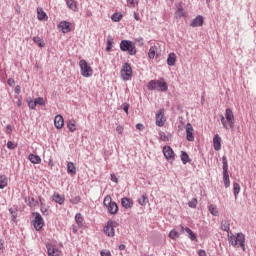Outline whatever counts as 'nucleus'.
<instances>
[{
	"label": "nucleus",
	"instance_id": "54",
	"mask_svg": "<svg viewBox=\"0 0 256 256\" xmlns=\"http://www.w3.org/2000/svg\"><path fill=\"white\" fill-rule=\"evenodd\" d=\"M116 131L119 135H123V131H124L123 126H117Z\"/></svg>",
	"mask_w": 256,
	"mask_h": 256
},
{
	"label": "nucleus",
	"instance_id": "29",
	"mask_svg": "<svg viewBox=\"0 0 256 256\" xmlns=\"http://www.w3.org/2000/svg\"><path fill=\"white\" fill-rule=\"evenodd\" d=\"M181 161L183 165H187V163H191V159L189 158V154H187V152L185 151L181 152Z\"/></svg>",
	"mask_w": 256,
	"mask_h": 256
},
{
	"label": "nucleus",
	"instance_id": "58",
	"mask_svg": "<svg viewBox=\"0 0 256 256\" xmlns=\"http://www.w3.org/2000/svg\"><path fill=\"white\" fill-rule=\"evenodd\" d=\"M101 256H111V252L110 251H105V250H102L101 253H100Z\"/></svg>",
	"mask_w": 256,
	"mask_h": 256
},
{
	"label": "nucleus",
	"instance_id": "20",
	"mask_svg": "<svg viewBox=\"0 0 256 256\" xmlns=\"http://www.w3.org/2000/svg\"><path fill=\"white\" fill-rule=\"evenodd\" d=\"M187 13L183 9V6L181 4L178 5L177 11L174 13L175 19H181V17H185Z\"/></svg>",
	"mask_w": 256,
	"mask_h": 256
},
{
	"label": "nucleus",
	"instance_id": "55",
	"mask_svg": "<svg viewBox=\"0 0 256 256\" xmlns=\"http://www.w3.org/2000/svg\"><path fill=\"white\" fill-rule=\"evenodd\" d=\"M7 83L10 87H13L15 85V80L13 78H9Z\"/></svg>",
	"mask_w": 256,
	"mask_h": 256
},
{
	"label": "nucleus",
	"instance_id": "9",
	"mask_svg": "<svg viewBox=\"0 0 256 256\" xmlns=\"http://www.w3.org/2000/svg\"><path fill=\"white\" fill-rule=\"evenodd\" d=\"M123 81H129L133 76V69L130 63H124L120 71Z\"/></svg>",
	"mask_w": 256,
	"mask_h": 256
},
{
	"label": "nucleus",
	"instance_id": "15",
	"mask_svg": "<svg viewBox=\"0 0 256 256\" xmlns=\"http://www.w3.org/2000/svg\"><path fill=\"white\" fill-rule=\"evenodd\" d=\"M204 23L205 20L203 19V16L198 15L192 20V22L190 23V27H203Z\"/></svg>",
	"mask_w": 256,
	"mask_h": 256
},
{
	"label": "nucleus",
	"instance_id": "56",
	"mask_svg": "<svg viewBox=\"0 0 256 256\" xmlns=\"http://www.w3.org/2000/svg\"><path fill=\"white\" fill-rule=\"evenodd\" d=\"M111 181H113V183H119V179L117 176H115V174H111Z\"/></svg>",
	"mask_w": 256,
	"mask_h": 256
},
{
	"label": "nucleus",
	"instance_id": "46",
	"mask_svg": "<svg viewBox=\"0 0 256 256\" xmlns=\"http://www.w3.org/2000/svg\"><path fill=\"white\" fill-rule=\"evenodd\" d=\"M159 135H160L161 141H164V142L169 141V136L165 135V132H159Z\"/></svg>",
	"mask_w": 256,
	"mask_h": 256
},
{
	"label": "nucleus",
	"instance_id": "37",
	"mask_svg": "<svg viewBox=\"0 0 256 256\" xmlns=\"http://www.w3.org/2000/svg\"><path fill=\"white\" fill-rule=\"evenodd\" d=\"M67 128L69 129L70 133H75V131H77V125L71 121L67 123Z\"/></svg>",
	"mask_w": 256,
	"mask_h": 256
},
{
	"label": "nucleus",
	"instance_id": "10",
	"mask_svg": "<svg viewBox=\"0 0 256 256\" xmlns=\"http://www.w3.org/2000/svg\"><path fill=\"white\" fill-rule=\"evenodd\" d=\"M116 224L117 223L115 221L109 220L107 222V225L104 226L103 231H104L105 235H107V237H115V225Z\"/></svg>",
	"mask_w": 256,
	"mask_h": 256
},
{
	"label": "nucleus",
	"instance_id": "39",
	"mask_svg": "<svg viewBox=\"0 0 256 256\" xmlns=\"http://www.w3.org/2000/svg\"><path fill=\"white\" fill-rule=\"evenodd\" d=\"M33 41H34V43H38L39 47H41V48L45 47V42H42L41 37L34 36Z\"/></svg>",
	"mask_w": 256,
	"mask_h": 256
},
{
	"label": "nucleus",
	"instance_id": "13",
	"mask_svg": "<svg viewBox=\"0 0 256 256\" xmlns=\"http://www.w3.org/2000/svg\"><path fill=\"white\" fill-rule=\"evenodd\" d=\"M195 129L191 123L186 124V139L187 141H195V135L193 134Z\"/></svg>",
	"mask_w": 256,
	"mask_h": 256
},
{
	"label": "nucleus",
	"instance_id": "53",
	"mask_svg": "<svg viewBox=\"0 0 256 256\" xmlns=\"http://www.w3.org/2000/svg\"><path fill=\"white\" fill-rule=\"evenodd\" d=\"M128 7H134L137 3V0H127Z\"/></svg>",
	"mask_w": 256,
	"mask_h": 256
},
{
	"label": "nucleus",
	"instance_id": "51",
	"mask_svg": "<svg viewBox=\"0 0 256 256\" xmlns=\"http://www.w3.org/2000/svg\"><path fill=\"white\" fill-rule=\"evenodd\" d=\"M15 147H17V145H15L13 142H11V141L7 142V148L8 149L13 150V149H15Z\"/></svg>",
	"mask_w": 256,
	"mask_h": 256
},
{
	"label": "nucleus",
	"instance_id": "61",
	"mask_svg": "<svg viewBox=\"0 0 256 256\" xmlns=\"http://www.w3.org/2000/svg\"><path fill=\"white\" fill-rule=\"evenodd\" d=\"M134 19L136 21H139V14L137 12H134Z\"/></svg>",
	"mask_w": 256,
	"mask_h": 256
},
{
	"label": "nucleus",
	"instance_id": "19",
	"mask_svg": "<svg viewBox=\"0 0 256 256\" xmlns=\"http://www.w3.org/2000/svg\"><path fill=\"white\" fill-rule=\"evenodd\" d=\"M213 145L215 151H221V136L219 134H216L213 138Z\"/></svg>",
	"mask_w": 256,
	"mask_h": 256
},
{
	"label": "nucleus",
	"instance_id": "7",
	"mask_svg": "<svg viewBox=\"0 0 256 256\" xmlns=\"http://www.w3.org/2000/svg\"><path fill=\"white\" fill-rule=\"evenodd\" d=\"M80 73L82 77H92L93 76V68L89 66L87 60L82 59L79 61Z\"/></svg>",
	"mask_w": 256,
	"mask_h": 256
},
{
	"label": "nucleus",
	"instance_id": "25",
	"mask_svg": "<svg viewBox=\"0 0 256 256\" xmlns=\"http://www.w3.org/2000/svg\"><path fill=\"white\" fill-rule=\"evenodd\" d=\"M53 201L58 203V205H63V203H65V197L61 196L59 193H54Z\"/></svg>",
	"mask_w": 256,
	"mask_h": 256
},
{
	"label": "nucleus",
	"instance_id": "44",
	"mask_svg": "<svg viewBox=\"0 0 256 256\" xmlns=\"http://www.w3.org/2000/svg\"><path fill=\"white\" fill-rule=\"evenodd\" d=\"M75 221H76L77 225H82L83 224V216H81V213L76 214Z\"/></svg>",
	"mask_w": 256,
	"mask_h": 256
},
{
	"label": "nucleus",
	"instance_id": "35",
	"mask_svg": "<svg viewBox=\"0 0 256 256\" xmlns=\"http://www.w3.org/2000/svg\"><path fill=\"white\" fill-rule=\"evenodd\" d=\"M112 21H114V23H119V21H121L123 19V14L119 13V12H115L112 17H111Z\"/></svg>",
	"mask_w": 256,
	"mask_h": 256
},
{
	"label": "nucleus",
	"instance_id": "38",
	"mask_svg": "<svg viewBox=\"0 0 256 256\" xmlns=\"http://www.w3.org/2000/svg\"><path fill=\"white\" fill-rule=\"evenodd\" d=\"M28 205L29 207H38L39 201L35 200V198H28Z\"/></svg>",
	"mask_w": 256,
	"mask_h": 256
},
{
	"label": "nucleus",
	"instance_id": "41",
	"mask_svg": "<svg viewBox=\"0 0 256 256\" xmlns=\"http://www.w3.org/2000/svg\"><path fill=\"white\" fill-rule=\"evenodd\" d=\"M170 239H179V232H177L175 229L171 230L169 233Z\"/></svg>",
	"mask_w": 256,
	"mask_h": 256
},
{
	"label": "nucleus",
	"instance_id": "49",
	"mask_svg": "<svg viewBox=\"0 0 256 256\" xmlns=\"http://www.w3.org/2000/svg\"><path fill=\"white\" fill-rule=\"evenodd\" d=\"M121 109H123V111L127 113V115H129V104L127 103L122 104Z\"/></svg>",
	"mask_w": 256,
	"mask_h": 256
},
{
	"label": "nucleus",
	"instance_id": "63",
	"mask_svg": "<svg viewBox=\"0 0 256 256\" xmlns=\"http://www.w3.org/2000/svg\"><path fill=\"white\" fill-rule=\"evenodd\" d=\"M48 165H49L50 167H53V160H49Z\"/></svg>",
	"mask_w": 256,
	"mask_h": 256
},
{
	"label": "nucleus",
	"instance_id": "18",
	"mask_svg": "<svg viewBox=\"0 0 256 256\" xmlns=\"http://www.w3.org/2000/svg\"><path fill=\"white\" fill-rule=\"evenodd\" d=\"M121 205L124 207V209H131L133 208V200L127 197H123L121 199Z\"/></svg>",
	"mask_w": 256,
	"mask_h": 256
},
{
	"label": "nucleus",
	"instance_id": "16",
	"mask_svg": "<svg viewBox=\"0 0 256 256\" xmlns=\"http://www.w3.org/2000/svg\"><path fill=\"white\" fill-rule=\"evenodd\" d=\"M58 29H61L62 33L71 32V24L67 21H61L58 25Z\"/></svg>",
	"mask_w": 256,
	"mask_h": 256
},
{
	"label": "nucleus",
	"instance_id": "11",
	"mask_svg": "<svg viewBox=\"0 0 256 256\" xmlns=\"http://www.w3.org/2000/svg\"><path fill=\"white\" fill-rule=\"evenodd\" d=\"M163 154L168 161H175V152L173 151V148H171V146H164Z\"/></svg>",
	"mask_w": 256,
	"mask_h": 256
},
{
	"label": "nucleus",
	"instance_id": "17",
	"mask_svg": "<svg viewBox=\"0 0 256 256\" xmlns=\"http://www.w3.org/2000/svg\"><path fill=\"white\" fill-rule=\"evenodd\" d=\"M54 125L56 129H63V125H65V120H63V116L56 115L54 118Z\"/></svg>",
	"mask_w": 256,
	"mask_h": 256
},
{
	"label": "nucleus",
	"instance_id": "28",
	"mask_svg": "<svg viewBox=\"0 0 256 256\" xmlns=\"http://www.w3.org/2000/svg\"><path fill=\"white\" fill-rule=\"evenodd\" d=\"M9 183V179L5 175H0V189H5Z\"/></svg>",
	"mask_w": 256,
	"mask_h": 256
},
{
	"label": "nucleus",
	"instance_id": "48",
	"mask_svg": "<svg viewBox=\"0 0 256 256\" xmlns=\"http://www.w3.org/2000/svg\"><path fill=\"white\" fill-rule=\"evenodd\" d=\"M180 227H181V233H184V231H186L189 235L190 233L193 232V230H191V228L189 227H184L183 225H180Z\"/></svg>",
	"mask_w": 256,
	"mask_h": 256
},
{
	"label": "nucleus",
	"instance_id": "33",
	"mask_svg": "<svg viewBox=\"0 0 256 256\" xmlns=\"http://www.w3.org/2000/svg\"><path fill=\"white\" fill-rule=\"evenodd\" d=\"M113 42H114L113 36H108L107 37V46H106L107 53H109V51H111V49H113Z\"/></svg>",
	"mask_w": 256,
	"mask_h": 256
},
{
	"label": "nucleus",
	"instance_id": "12",
	"mask_svg": "<svg viewBox=\"0 0 256 256\" xmlns=\"http://www.w3.org/2000/svg\"><path fill=\"white\" fill-rule=\"evenodd\" d=\"M156 125L157 127H163L165 125V112L160 109L156 114Z\"/></svg>",
	"mask_w": 256,
	"mask_h": 256
},
{
	"label": "nucleus",
	"instance_id": "8",
	"mask_svg": "<svg viewBox=\"0 0 256 256\" xmlns=\"http://www.w3.org/2000/svg\"><path fill=\"white\" fill-rule=\"evenodd\" d=\"M32 216L34 217V220L32 221L34 229H36V231H41V229H43V226L45 225L43 216H41L39 212H33Z\"/></svg>",
	"mask_w": 256,
	"mask_h": 256
},
{
	"label": "nucleus",
	"instance_id": "4",
	"mask_svg": "<svg viewBox=\"0 0 256 256\" xmlns=\"http://www.w3.org/2000/svg\"><path fill=\"white\" fill-rule=\"evenodd\" d=\"M103 205L104 207H106L110 215H117V213H119V206H117L116 202H113V199L111 198V196L109 195L105 196Z\"/></svg>",
	"mask_w": 256,
	"mask_h": 256
},
{
	"label": "nucleus",
	"instance_id": "22",
	"mask_svg": "<svg viewBox=\"0 0 256 256\" xmlns=\"http://www.w3.org/2000/svg\"><path fill=\"white\" fill-rule=\"evenodd\" d=\"M37 19L38 21H47V19H49V17H47V13L43 11V8L37 9Z\"/></svg>",
	"mask_w": 256,
	"mask_h": 256
},
{
	"label": "nucleus",
	"instance_id": "6",
	"mask_svg": "<svg viewBox=\"0 0 256 256\" xmlns=\"http://www.w3.org/2000/svg\"><path fill=\"white\" fill-rule=\"evenodd\" d=\"M222 169H223V182L226 189L231 186V180L229 179V163L227 162V156L222 157Z\"/></svg>",
	"mask_w": 256,
	"mask_h": 256
},
{
	"label": "nucleus",
	"instance_id": "21",
	"mask_svg": "<svg viewBox=\"0 0 256 256\" xmlns=\"http://www.w3.org/2000/svg\"><path fill=\"white\" fill-rule=\"evenodd\" d=\"M67 173L68 175H77V167H75V163L73 162L67 163Z\"/></svg>",
	"mask_w": 256,
	"mask_h": 256
},
{
	"label": "nucleus",
	"instance_id": "3",
	"mask_svg": "<svg viewBox=\"0 0 256 256\" xmlns=\"http://www.w3.org/2000/svg\"><path fill=\"white\" fill-rule=\"evenodd\" d=\"M148 90L149 91H161L162 93H165V91H168L169 85L167 82H165V79L160 78L158 80H151L148 82Z\"/></svg>",
	"mask_w": 256,
	"mask_h": 256
},
{
	"label": "nucleus",
	"instance_id": "5",
	"mask_svg": "<svg viewBox=\"0 0 256 256\" xmlns=\"http://www.w3.org/2000/svg\"><path fill=\"white\" fill-rule=\"evenodd\" d=\"M120 50L128 53V55H137V48L131 40H122L120 42Z\"/></svg>",
	"mask_w": 256,
	"mask_h": 256
},
{
	"label": "nucleus",
	"instance_id": "57",
	"mask_svg": "<svg viewBox=\"0 0 256 256\" xmlns=\"http://www.w3.org/2000/svg\"><path fill=\"white\" fill-rule=\"evenodd\" d=\"M136 129H138V131H143L145 129V126L143 124H141V123H138L136 125Z\"/></svg>",
	"mask_w": 256,
	"mask_h": 256
},
{
	"label": "nucleus",
	"instance_id": "32",
	"mask_svg": "<svg viewBox=\"0 0 256 256\" xmlns=\"http://www.w3.org/2000/svg\"><path fill=\"white\" fill-rule=\"evenodd\" d=\"M209 212L211 213V215H213L214 217H218L219 216V211L217 210V206L210 204L208 206Z\"/></svg>",
	"mask_w": 256,
	"mask_h": 256
},
{
	"label": "nucleus",
	"instance_id": "43",
	"mask_svg": "<svg viewBox=\"0 0 256 256\" xmlns=\"http://www.w3.org/2000/svg\"><path fill=\"white\" fill-rule=\"evenodd\" d=\"M70 203H72V205H79V203H81V196H75L70 199Z\"/></svg>",
	"mask_w": 256,
	"mask_h": 256
},
{
	"label": "nucleus",
	"instance_id": "62",
	"mask_svg": "<svg viewBox=\"0 0 256 256\" xmlns=\"http://www.w3.org/2000/svg\"><path fill=\"white\" fill-rule=\"evenodd\" d=\"M125 244H121V245H119V249H120V251H125Z\"/></svg>",
	"mask_w": 256,
	"mask_h": 256
},
{
	"label": "nucleus",
	"instance_id": "36",
	"mask_svg": "<svg viewBox=\"0 0 256 256\" xmlns=\"http://www.w3.org/2000/svg\"><path fill=\"white\" fill-rule=\"evenodd\" d=\"M155 53H157V46H151L148 52L149 59H155Z\"/></svg>",
	"mask_w": 256,
	"mask_h": 256
},
{
	"label": "nucleus",
	"instance_id": "47",
	"mask_svg": "<svg viewBox=\"0 0 256 256\" xmlns=\"http://www.w3.org/2000/svg\"><path fill=\"white\" fill-rule=\"evenodd\" d=\"M40 210H41V213H42L43 215H49V210L45 207V205H44L43 203H41V208H40Z\"/></svg>",
	"mask_w": 256,
	"mask_h": 256
},
{
	"label": "nucleus",
	"instance_id": "26",
	"mask_svg": "<svg viewBox=\"0 0 256 256\" xmlns=\"http://www.w3.org/2000/svg\"><path fill=\"white\" fill-rule=\"evenodd\" d=\"M66 5L68 9H71V11L77 12V3H75V0H66Z\"/></svg>",
	"mask_w": 256,
	"mask_h": 256
},
{
	"label": "nucleus",
	"instance_id": "40",
	"mask_svg": "<svg viewBox=\"0 0 256 256\" xmlns=\"http://www.w3.org/2000/svg\"><path fill=\"white\" fill-rule=\"evenodd\" d=\"M197 198H192L189 202H188V207H190L191 209H196L197 208Z\"/></svg>",
	"mask_w": 256,
	"mask_h": 256
},
{
	"label": "nucleus",
	"instance_id": "14",
	"mask_svg": "<svg viewBox=\"0 0 256 256\" xmlns=\"http://www.w3.org/2000/svg\"><path fill=\"white\" fill-rule=\"evenodd\" d=\"M46 249L48 256H61L59 249L50 243L46 244Z\"/></svg>",
	"mask_w": 256,
	"mask_h": 256
},
{
	"label": "nucleus",
	"instance_id": "34",
	"mask_svg": "<svg viewBox=\"0 0 256 256\" xmlns=\"http://www.w3.org/2000/svg\"><path fill=\"white\" fill-rule=\"evenodd\" d=\"M149 202V198L147 197V195L143 194L139 199H138V203L139 205H141L142 207H145V205H147V203Z\"/></svg>",
	"mask_w": 256,
	"mask_h": 256
},
{
	"label": "nucleus",
	"instance_id": "50",
	"mask_svg": "<svg viewBox=\"0 0 256 256\" xmlns=\"http://www.w3.org/2000/svg\"><path fill=\"white\" fill-rule=\"evenodd\" d=\"M11 133H13V127L11 126V124H8L6 126V135H11Z\"/></svg>",
	"mask_w": 256,
	"mask_h": 256
},
{
	"label": "nucleus",
	"instance_id": "59",
	"mask_svg": "<svg viewBox=\"0 0 256 256\" xmlns=\"http://www.w3.org/2000/svg\"><path fill=\"white\" fill-rule=\"evenodd\" d=\"M14 93H16V95H19L21 93V86L17 85L14 89Z\"/></svg>",
	"mask_w": 256,
	"mask_h": 256
},
{
	"label": "nucleus",
	"instance_id": "27",
	"mask_svg": "<svg viewBox=\"0 0 256 256\" xmlns=\"http://www.w3.org/2000/svg\"><path fill=\"white\" fill-rule=\"evenodd\" d=\"M9 213L12 217L11 221H13L14 223H17V215L19 213V210L17 208H10Z\"/></svg>",
	"mask_w": 256,
	"mask_h": 256
},
{
	"label": "nucleus",
	"instance_id": "45",
	"mask_svg": "<svg viewBox=\"0 0 256 256\" xmlns=\"http://www.w3.org/2000/svg\"><path fill=\"white\" fill-rule=\"evenodd\" d=\"M135 43H138L140 47H143L145 45V40L143 39V37H138L135 38Z\"/></svg>",
	"mask_w": 256,
	"mask_h": 256
},
{
	"label": "nucleus",
	"instance_id": "31",
	"mask_svg": "<svg viewBox=\"0 0 256 256\" xmlns=\"http://www.w3.org/2000/svg\"><path fill=\"white\" fill-rule=\"evenodd\" d=\"M26 103H28V107L32 111H34L37 108V104H36L35 100H33V98H31V97H28L26 99Z\"/></svg>",
	"mask_w": 256,
	"mask_h": 256
},
{
	"label": "nucleus",
	"instance_id": "42",
	"mask_svg": "<svg viewBox=\"0 0 256 256\" xmlns=\"http://www.w3.org/2000/svg\"><path fill=\"white\" fill-rule=\"evenodd\" d=\"M36 105H40V107L45 106V98L44 97H38L35 100Z\"/></svg>",
	"mask_w": 256,
	"mask_h": 256
},
{
	"label": "nucleus",
	"instance_id": "64",
	"mask_svg": "<svg viewBox=\"0 0 256 256\" xmlns=\"http://www.w3.org/2000/svg\"><path fill=\"white\" fill-rule=\"evenodd\" d=\"M3 247V240H0V249Z\"/></svg>",
	"mask_w": 256,
	"mask_h": 256
},
{
	"label": "nucleus",
	"instance_id": "24",
	"mask_svg": "<svg viewBox=\"0 0 256 256\" xmlns=\"http://www.w3.org/2000/svg\"><path fill=\"white\" fill-rule=\"evenodd\" d=\"M29 161H31L34 165H39L41 163V157L35 154H29L28 156Z\"/></svg>",
	"mask_w": 256,
	"mask_h": 256
},
{
	"label": "nucleus",
	"instance_id": "60",
	"mask_svg": "<svg viewBox=\"0 0 256 256\" xmlns=\"http://www.w3.org/2000/svg\"><path fill=\"white\" fill-rule=\"evenodd\" d=\"M198 255H199V256H207V252H205V250H203V249H200V250L198 251Z\"/></svg>",
	"mask_w": 256,
	"mask_h": 256
},
{
	"label": "nucleus",
	"instance_id": "23",
	"mask_svg": "<svg viewBox=\"0 0 256 256\" xmlns=\"http://www.w3.org/2000/svg\"><path fill=\"white\" fill-rule=\"evenodd\" d=\"M176 62H177V55H175V53H170L167 58V65H169V67H173L175 66Z\"/></svg>",
	"mask_w": 256,
	"mask_h": 256
},
{
	"label": "nucleus",
	"instance_id": "52",
	"mask_svg": "<svg viewBox=\"0 0 256 256\" xmlns=\"http://www.w3.org/2000/svg\"><path fill=\"white\" fill-rule=\"evenodd\" d=\"M189 239H191V241H197V235H195V233L191 232L190 234H188Z\"/></svg>",
	"mask_w": 256,
	"mask_h": 256
},
{
	"label": "nucleus",
	"instance_id": "30",
	"mask_svg": "<svg viewBox=\"0 0 256 256\" xmlns=\"http://www.w3.org/2000/svg\"><path fill=\"white\" fill-rule=\"evenodd\" d=\"M240 192H241V185H239V183H237V182H234L233 183V194L235 196V199H237Z\"/></svg>",
	"mask_w": 256,
	"mask_h": 256
},
{
	"label": "nucleus",
	"instance_id": "1",
	"mask_svg": "<svg viewBox=\"0 0 256 256\" xmlns=\"http://www.w3.org/2000/svg\"><path fill=\"white\" fill-rule=\"evenodd\" d=\"M222 231H226L228 233V241L233 247H241L243 251H245V234L237 233V235H233L231 231V224L229 220H222L221 226Z\"/></svg>",
	"mask_w": 256,
	"mask_h": 256
},
{
	"label": "nucleus",
	"instance_id": "2",
	"mask_svg": "<svg viewBox=\"0 0 256 256\" xmlns=\"http://www.w3.org/2000/svg\"><path fill=\"white\" fill-rule=\"evenodd\" d=\"M221 124L226 131L235 129V114L231 108L225 110V116L221 115L220 117Z\"/></svg>",
	"mask_w": 256,
	"mask_h": 256
}]
</instances>
